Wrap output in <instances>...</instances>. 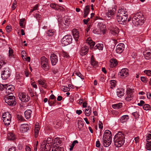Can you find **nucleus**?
Returning <instances> with one entry per match:
<instances>
[{
	"label": "nucleus",
	"instance_id": "1",
	"mask_svg": "<svg viewBox=\"0 0 151 151\" xmlns=\"http://www.w3.org/2000/svg\"><path fill=\"white\" fill-rule=\"evenodd\" d=\"M125 136L121 132H119L115 136L114 141L115 145L117 147H120L124 142Z\"/></svg>",
	"mask_w": 151,
	"mask_h": 151
},
{
	"label": "nucleus",
	"instance_id": "2",
	"mask_svg": "<svg viewBox=\"0 0 151 151\" xmlns=\"http://www.w3.org/2000/svg\"><path fill=\"white\" fill-rule=\"evenodd\" d=\"M4 99L6 103L9 106H14L16 104L15 98L14 96H6Z\"/></svg>",
	"mask_w": 151,
	"mask_h": 151
},
{
	"label": "nucleus",
	"instance_id": "3",
	"mask_svg": "<svg viewBox=\"0 0 151 151\" xmlns=\"http://www.w3.org/2000/svg\"><path fill=\"white\" fill-rule=\"evenodd\" d=\"M11 72L9 68L7 67H4L2 69L1 77L3 80L7 79L10 76Z\"/></svg>",
	"mask_w": 151,
	"mask_h": 151
},
{
	"label": "nucleus",
	"instance_id": "4",
	"mask_svg": "<svg viewBox=\"0 0 151 151\" xmlns=\"http://www.w3.org/2000/svg\"><path fill=\"white\" fill-rule=\"evenodd\" d=\"M72 37L70 35H67L64 36L61 40V43L63 46L69 44L72 42Z\"/></svg>",
	"mask_w": 151,
	"mask_h": 151
},
{
	"label": "nucleus",
	"instance_id": "5",
	"mask_svg": "<svg viewBox=\"0 0 151 151\" xmlns=\"http://www.w3.org/2000/svg\"><path fill=\"white\" fill-rule=\"evenodd\" d=\"M41 64L42 68L45 70H47L49 69L48 60L44 56H42L40 58Z\"/></svg>",
	"mask_w": 151,
	"mask_h": 151
},
{
	"label": "nucleus",
	"instance_id": "6",
	"mask_svg": "<svg viewBox=\"0 0 151 151\" xmlns=\"http://www.w3.org/2000/svg\"><path fill=\"white\" fill-rule=\"evenodd\" d=\"M19 97L22 102H27L29 100L30 97L26 93L20 92L19 93Z\"/></svg>",
	"mask_w": 151,
	"mask_h": 151
},
{
	"label": "nucleus",
	"instance_id": "7",
	"mask_svg": "<svg viewBox=\"0 0 151 151\" xmlns=\"http://www.w3.org/2000/svg\"><path fill=\"white\" fill-rule=\"evenodd\" d=\"M116 19L119 24H126L125 22L127 19V16L122 17L121 15L117 14L116 16Z\"/></svg>",
	"mask_w": 151,
	"mask_h": 151
},
{
	"label": "nucleus",
	"instance_id": "8",
	"mask_svg": "<svg viewBox=\"0 0 151 151\" xmlns=\"http://www.w3.org/2000/svg\"><path fill=\"white\" fill-rule=\"evenodd\" d=\"M128 71L127 69L123 68L118 73V76L122 78L126 77L129 74Z\"/></svg>",
	"mask_w": 151,
	"mask_h": 151
},
{
	"label": "nucleus",
	"instance_id": "9",
	"mask_svg": "<svg viewBox=\"0 0 151 151\" xmlns=\"http://www.w3.org/2000/svg\"><path fill=\"white\" fill-rule=\"evenodd\" d=\"M46 141H44L41 144L42 147L44 151H49L51 148L50 145Z\"/></svg>",
	"mask_w": 151,
	"mask_h": 151
},
{
	"label": "nucleus",
	"instance_id": "10",
	"mask_svg": "<svg viewBox=\"0 0 151 151\" xmlns=\"http://www.w3.org/2000/svg\"><path fill=\"white\" fill-rule=\"evenodd\" d=\"M111 138H107L105 137L102 138V143L103 146L105 147L109 146L111 143Z\"/></svg>",
	"mask_w": 151,
	"mask_h": 151
},
{
	"label": "nucleus",
	"instance_id": "11",
	"mask_svg": "<svg viewBox=\"0 0 151 151\" xmlns=\"http://www.w3.org/2000/svg\"><path fill=\"white\" fill-rule=\"evenodd\" d=\"M4 89H5L6 90V92L8 93H11L12 91L14 90V87L12 85H10L7 86L6 85L2 84Z\"/></svg>",
	"mask_w": 151,
	"mask_h": 151
},
{
	"label": "nucleus",
	"instance_id": "12",
	"mask_svg": "<svg viewBox=\"0 0 151 151\" xmlns=\"http://www.w3.org/2000/svg\"><path fill=\"white\" fill-rule=\"evenodd\" d=\"M124 45L123 43H119L116 46V51L118 53H121L124 50Z\"/></svg>",
	"mask_w": 151,
	"mask_h": 151
},
{
	"label": "nucleus",
	"instance_id": "13",
	"mask_svg": "<svg viewBox=\"0 0 151 151\" xmlns=\"http://www.w3.org/2000/svg\"><path fill=\"white\" fill-rule=\"evenodd\" d=\"M29 126L27 124H23L20 126V130L22 133L26 132L29 129Z\"/></svg>",
	"mask_w": 151,
	"mask_h": 151
},
{
	"label": "nucleus",
	"instance_id": "14",
	"mask_svg": "<svg viewBox=\"0 0 151 151\" xmlns=\"http://www.w3.org/2000/svg\"><path fill=\"white\" fill-rule=\"evenodd\" d=\"M52 64V65H56L58 61L57 55L55 54H51L50 58Z\"/></svg>",
	"mask_w": 151,
	"mask_h": 151
},
{
	"label": "nucleus",
	"instance_id": "15",
	"mask_svg": "<svg viewBox=\"0 0 151 151\" xmlns=\"http://www.w3.org/2000/svg\"><path fill=\"white\" fill-rule=\"evenodd\" d=\"M110 31L111 33L114 35H117L119 32L118 28L116 26L112 27Z\"/></svg>",
	"mask_w": 151,
	"mask_h": 151
},
{
	"label": "nucleus",
	"instance_id": "16",
	"mask_svg": "<svg viewBox=\"0 0 151 151\" xmlns=\"http://www.w3.org/2000/svg\"><path fill=\"white\" fill-rule=\"evenodd\" d=\"M88 47L86 46L82 47L81 50V55H86L88 52Z\"/></svg>",
	"mask_w": 151,
	"mask_h": 151
},
{
	"label": "nucleus",
	"instance_id": "17",
	"mask_svg": "<svg viewBox=\"0 0 151 151\" xmlns=\"http://www.w3.org/2000/svg\"><path fill=\"white\" fill-rule=\"evenodd\" d=\"M73 35L76 41H77L79 37V32L77 29H73L72 31Z\"/></svg>",
	"mask_w": 151,
	"mask_h": 151
},
{
	"label": "nucleus",
	"instance_id": "18",
	"mask_svg": "<svg viewBox=\"0 0 151 151\" xmlns=\"http://www.w3.org/2000/svg\"><path fill=\"white\" fill-rule=\"evenodd\" d=\"M98 26L99 28L100 29V30L104 34L106 30V26L105 25L102 23L100 22L98 24Z\"/></svg>",
	"mask_w": 151,
	"mask_h": 151
},
{
	"label": "nucleus",
	"instance_id": "19",
	"mask_svg": "<svg viewBox=\"0 0 151 151\" xmlns=\"http://www.w3.org/2000/svg\"><path fill=\"white\" fill-rule=\"evenodd\" d=\"M84 124L83 122L81 120L78 121V128L79 131H82L83 129Z\"/></svg>",
	"mask_w": 151,
	"mask_h": 151
},
{
	"label": "nucleus",
	"instance_id": "20",
	"mask_svg": "<svg viewBox=\"0 0 151 151\" xmlns=\"http://www.w3.org/2000/svg\"><path fill=\"white\" fill-rule=\"evenodd\" d=\"M137 15H134L132 19V23L135 26L138 25V22L140 20L138 18Z\"/></svg>",
	"mask_w": 151,
	"mask_h": 151
},
{
	"label": "nucleus",
	"instance_id": "21",
	"mask_svg": "<svg viewBox=\"0 0 151 151\" xmlns=\"http://www.w3.org/2000/svg\"><path fill=\"white\" fill-rule=\"evenodd\" d=\"M86 43H88L90 46V49H92L93 48L94 49V46L95 45V43L93 42L91 39L90 38H88L86 41Z\"/></svg>",
	"mask_w": 151,
	"mask_h": 151
},
{
	"label": "nucleus",
	"instance_id": "22",
	"mask_svg": "<svg viewBox=\"0 0 151 151\" xmlns=\"http://www.w3.org/2000/svg\"><path fill=\"white\" fill-rule=\"evenodd\" d=\"M145 58L147 60L151 58V53L149 50H146L143 52Z\"/></svg>",
	"mask_w": 151,
	"mask_h": 151
},
{
	"label": "nucleus",
	"instance_id": "23",
	"mask_svg": "<svg viewBox=\"0 0 151 151\" xmlns=\"http://www.w3.org/2000/svg\"><path fill=\"white\" fill-rule=\"evenodd\" d=\"M3 119H6L8 120H11V115L8 112L4 113L2 115Z\"/></svg>",
	"mask_w": 151,
	"mask_h": 151
},
{
	"label": "nucleus",
	"instance_id": "24",
	"mask_svg": "<svg viewBox=\"0 0 151 151\" xmlns=\"http://www.w3.org/2000/svg\"><path fill=\"white\" fill-rule=\"evenodd\" d=\"M124 90L121 89H117V90L116 93L117 96L121 98L122 97L124 96Z\"/></svg>",
	"mask_w": 151,
	"mask_h": 151
},
{
	"label": "nucleus",
	"instance_id": "25",
	"mask_svg": "<svg viewBox=\"0 0 151 151\" xmlns=\"http://www.w3.org/2000/svg\"><path fill=\"white\" fill-rule=\"evenodd\" d=\"M118 63L116 60L114 59H111L110 61L109 66L110 68H113L117 65Z\"/></svg>",
	"mask_w": 151,
	"mask_h": 151
},
{
	"label": "nucleus",
	"instance_id": "26",
	"mask_svg": "<svg viewBox=\"0 0 151 151\" xmlns=\"http://www.w3.org/2000/svg\"><path fill=\"white\" fill-rule=\"evenodd\" d=\"M115 13V12L114 10L109 9L108 10V12L106 13V14L108 17H113Z\"/></svg>",
	"mask_w": 151,
	"mask_h": 151
},
{
	"label": "nucleus",
	"instance_id": "27",
	"mask_svg": "<svg viewBox=\"0 0 151 151\" xmlns=\"http://www.w3.org/2000/svg\"><path fill=\"white\" fill-rule=\"evenodd\" d=\"M32 111L31 110L28 109L25 111L24 113V116L27 119H29L31 116Z\"/></svg>",
	"mask_w": 151,
	"mask_h": 151
},
{
	"label": "nucleus",
	"instance_id": "28",
	"mask_svg": "<svg viewBox=\"0 0 151 151\" xmlns=\"http://www.w3.org/2000/svg\"><path fill=\"white\" fill-rule=\"evenodd\" d=\"M112 134L111 132L109 130H106L105 131L103 137H106L107 138H111Z\"/></svg>",
	"mask_w": 151,
	"mask_h": 151
},
{
	"label": "nucleus",
	"instance_id": "29",
	"mask_svg": "<svg viewBox=\"0 0 151 151\" xmlns=\"http://www.w3.org/2000/svg\"><path fill=\"white\" fill-rule=\"evenodd\" d=\"M90 12L89 6L88 5L86 6H85L84 9V15L83 17L85 18L86 17L88 14Z\"/></svg>",
	"mask_w": 151,
	"mask_h": 151
},
{
	"label": "nucleus",
	"instance_id": "30",
	"mask_svg": "<svg viewBox=\"0 0 151 151\" xmlns=\"http://www.w3.org/2000/svg\"><path fill=\"white\" fill-rule=\"evenodd\" d=\"M91 112V108L88 106L86 109H85V114L86 116H89Z\"/></svg>",
	"mask_w": 151,
	"mask_h": 151
},
{
	"label": "nucleus",
	"instance_id": "31",
	"mask_svg": "<svg viewBox=\"0 0 151 151\" xmlns=\"http://www.w3.org/2000/svg\"><path fill=\"white\" fill-rule=\"evenodd\" d=\"M64 18V20L61 23V24L62 26L64 25L68 26L70 24V20L68 18H66L65 17Z\"/></svg>",
	"mask_w": 151,
	"mask_h": 151
},
{
	"label": "nucleus",
	"instance_id": "32",
	"mask_svg": "<svg viewBox=\"0 0 151 151\" xmlns=\"http://www.w3.org/2000/svg\"><path fill=\"white\" fill-rule=\"evenodd\" d=\"M129 116L128 115H124L121 117L120 121L122 123L126 122L129 119Z\"/></svg>",
	"mask_w": 151,
	"mask_h": 151
},
{
	"label": "nucleus",
	"instance_id": "33",
	"mask_svg": "<svg viewBox=\"0 0 151 151\" xmlns=\"http://www.w3.org/2000/svg\"><path fill=\"white\" fill-rule=\"evenodd\" d=\"M17 119L18 120L21 122H23L25 120L21 113L17 114Z\"/></svg>",
	"mask_w": 151,
	"mask_h": 151
},
{
	"label": "nucleus",
	"instance_id": "34",
	"mask_svg": "<svg viewBox=\"0 0 151 151\" xmlns=\"http://www.w3.org/2000/svg\"><path fill=\"white\" fill-rule=\"evenodd\" d=\"M63 148L60 147H52V151H63Z\"/></svg>",
	"mask_w": 151,
	"mask_h": 151
},
{
	"label": "nucleus",
	"instance_id": "35",
	"mask_svg": "<svg viewBox=\"0 0 151 151\" xmlns=\"http://www.w3.org/2000/svg\"><path fill=\"white\" fill-rule=\"evenodd\" d=\"M103 45L101 44H97L94 47V49H99L102 50L103 48Z\"/></svg>",
	"mask_w": 151,
	"mask_h": 151
},
{
	"label": "nucleus",
	"instance_id": "36",
	"mask_svg": "<svg viewBox=\"0 0 151 151\" xmlns=\"http://www.w3.org/2000/svg\"><path fill=\"white\" fill-rule=\"evenodd\" d=\"M127 14V11L126 10V9L124 8H121V9L119 10L117 14L122 15V14Z\"/></svg>",
	"mask_w": 151,
	"mask_h": 151
},
{
	"label": "nucleus",
	"instance_id": "37",
	"mask_svg": "<svg viewBox=\"0 0 151 151\" xmlns=\"http://www.w3.org/2000/svg\"><path fill=\"white\" fill-rule=\"evenodd\" d=\"M8 138L9 140H13L15 138V135L13 133H10L8 134Z\"/></svg>",
	"mask_w": 151,
	"mask_h": 151
},
{
	"label": "nucleus",
	"instance_id": "38",
	"mask_svg": "<svg viewBox=\"0 0 151 151\" xmlns=\"http://www.w3.org/2000/svg\"><path fill=\"white\" fill-rule=\"evenodd\" d=\"M122 103H119L118 104H113L112 106V107L114 109H118L122 107Z\"/></svg>",
	"mask_w": 151,
	"mask_h": 151
},
{
	"label": "nucleus",
	"instance_id": "39",
	"mask_svg": "<svg viewBox=\"0 0 151 151\" xmlns=\"http://www.w3.org/2000/svg\"><path fill=\"white\" fill-rule=\"evenodd\" d=\"M134 90V89L128 87L127 89V94L133 95V93Z\"/></svg>",
	"mask_w": 151,
	"mask_h": 151
},
{
	"label": "nucleus",
	"instance_id": "40",
	"mask_svg": "<svg viewBox=\"0 0 151 151\" xmlns=\"http://www.w3.org/2000/svg\"><path fill=\"white\" fill-rule=\"evenodd\" d=\"M146 144L145 148L147 150H151V142H148Z\"/></svg>",
	"mask_w": 151,
	"mask_h": 151
},
{
	"label": "nucleus",
	"instance_id": "41",
	"mask_svg": "<svg viewBox=\"0 0 151 151\" xmlns=\"http://www.w3.org/2000/svg\"><path fill=\"white\" fill-rule=\"evenodd\" d=\"M127 96L126 98V100L127 101H129L133 99V95L127 94Z\"/></svg>",
	"mask_w": 151,
	"mask_h": 151
},
{
	"label": "nucleus",
	"instance_id": "42",
	"mask_svg": "<svg viewBox=\"0 0 151 151\" xmlns=\"http://www.w3.org/2000/svg\"><path fill=\"white\" fill-rule=\"evenodd\" d=\"M9 56L10 58H12L14 56L13 51L12 49L10 47H9Z\"/></svg>",
	"mask_w": 151,
	"mask_h": 151
},
{
	"label": "nucleus",
	"instance_id": "43",
	"mask_svg": "<svg viewBox=\"0 0 151 151\" xmlns=\"http://www.w3.org/2000/svg\"><path fill=\"white\" fill-rule=\"evenodd\" d=\"M11 120H8L6 119H3V121L4 122V124L6 126H9L10 124Z\"/></svg>",
	"mask_w": 151,
	"mask_h": 151
},
{
	"label": "nucleus",
	"instance_id": "44",
	"mask_svg": "<svg viewBox=\"0 0 151 151\" xmlns=\"http://www.w3.org/2000/svg\"><path fill=\"white\" fill-rule=\"evenodd\" d=\"M91 64L94 66H96L98 64V62L96 61L93 59L92 57L91 58Z\"/></svg>",
	"mask_w": 151,
	"mask_h": 151
},
{
	"label": "nucleus",
	"instance_id": "45",
	"mask_svg": "<svg viewBox=\"0 0 151 151\" xmlns=\"http://www.w3.org/2000/svg\"><path fill=\"white\" fill-rule=\"evenodd\" d=\"M144 109L146 110H150V105L148 104H145L143 106Z\"/></svg>",
	"mask_w": 151,
	"mask_h": 151
},
{
	"label": "nucleus",
	"instance_id": "46",
	"mask_svg": "<svg viewBox=\"0 0 151 151\" xmlns=\"http://www.w3.org/2000/svg\"><path fill=\"white\" fill-rule=\"evenodd\" d=\"M39 130V128H35L34 136L35 138L37 137Z\"/></svg>",
	"mask_w": 151,
	"mask_h": 151
},
{
	"label": "nucleus",
	"instance_id": "47",
	"mask_svg": "<svg viewBox=\"0 0 151 151\" xmlns=\"http://www.w3.org/2000/svg\"><path fill=\"white\" fill-rule=\"evenodd\" d=\"M39 130V128H35L34 136L35 138L37 137Z\"/></svg>",
	"mask_w": 151,
	"mask_h": 151
},
{
	"label": "nucleus",
	"instance_id": "48",
	"mask_svg": "<svg viewBox=\"0 0 151 151\" xmlns=\"http://www.w3.org/2000/svg\"><path fill=\"white\" fill-rule=\"evenodd\" d=\"M111 86L110 88L112 89L113 87H115L116 86V83L115 81L114 80H111Z\"/></svg>",
	"mask_w": 151,
	"mask_h": 151
},
{
	"label": "nucleus",
	"instance_id": "49",
	"mask_svg": "<svg viewBox=\"0 0 151 151\" xmlns=\"http://www.w3.org/2000/svg\"><path fill=\"white\" fill-rule=\"evenodd\" d=\"M54 33V31L52 30H49L47 32V35L49 36H52Z\"/></svg>",
	"mask_w": 151,
	"mask_h": 151
},
{
	"label": "nucleus",
	"instance_id": "50",
	"mask_svg": "<svg viewBox=\"0 0 151 151\" xmlns=\"http://www.w3.org/2000/svg\"><path fill=\"white\" fill-rule=\"evenodd\" d=\"M61 89L64 92L68 91H69V88L64 86L62 87Z\"/></svg>",
	"mask_w": 151,
	"mask_h": 151
},
{
	"label": "nucleus",
	"instance_id": "51",
	"mask_svg": "<svg viewBox=\"0 0 151 151\" xmlns=\"http://www.w3.org/2000/svg\"><path fill=\"white\" fill-rule=\"evenodd\" d=\"M147 142H151V134H149L146 137Z\"/></svg>",
	"mask_w": 151,
	"mask_h": 151
},
{
	"label": "nucleus",
	"instance_id": "52",
	"mask_svg": "<svg viewBox=\"0 0 151 151\" xmlns=\"http://www.w3.org/2000/svg\"><path fill=\"white\" fill-rule=\"evenodd\" d=\"M144 73L148 76H151V71L150 70H145L144 71Z\"/></svg>",
	"mask_w": 151,
	"mask_h": 151
},
{
	"label": "nucleus",
	"instance_id": "53",
	"mask_svg": "<svg viewBox=\"0 0 151 151\" xmlns=\"http://www.w3.org/2000/svg\"><path fill=\"white\" fill-rule=\"evenodd\" d=\"M6 64V62L3 60H0V69Z\"/></svg>",
	"mask_w": 151,
	"mask_h": 151
},
{
	"label": "nucleus",
	"instance_id": "54",
	"mask_svg": "<svg viewBox=\"0 0 151 151\" xmlns=\"http://www.w3.org/2000/svg\"><path fill=\"white\" fill-rule=\"evenodd\" d=\"M76 74L78 76L80 77L81 79H84V76L80 72L76 73Z\"/></svg>",
	"mask_w": 151,
	"mask_h": 151
},
{
	"label": "nucleus",
	"instance_id": "55",
	"mask_svg": "<svg viewBox=\"0 0 151 151\" xmlns=\"http://www.w3.org/2000/svg\"><path fill=\"white\" fill-rule=\"evenodd\" d=\"M135 15H137L138 16V18L139 19H143V17H143V15L141 13H138L136 14Z\"/></svg>",
	"mask_w": 151,
	"mask_h": 151
},
{
	"label": "nucleus",
	"instance_id": "56",
	"mask_svg": "<svg viewBox=\"0 0 151 151\" xmlns=\"http://www.w3.org/2000/svg\"><path fill=\"white\" fill-rule=\"evenodd\" d=\"M12 27L11 26H7L6 27V29L8 32H10L11 31Z\"/></svg>",
	"mask_w": 151,
	"mask_h": 151
},
{
	"label": "nucleus",
	"instance_id": "57",
	"mask_svg": "<svg viewBox=\"0 0 151 151\" xmlns=\"http://www.w3.org/2000/svg\"><path fill=\"white\" fill-rule=\"evenodd\" d=\"M62 54L64 57L66 58H67L69 56L68 53H67L64 51L63 52Z\"/></svg>",
	"mask_w": 151,
	"mask_h": 151
},
{
	"label": "nucleus",
	"instance_id": "58",
	"mask_svg": "<svg viewBox=\"0 0 151 151\" xmlns=\"http://www.w3.org/2000/svg\"><path fill=\"white\" fill-rule=\"evenodd\" d=\"M147 78L145 77H141V80L144 83H146L147 82Z\"/></svg>",
	"mask_w": 151,
	"mask_h": 151
},
{
	"label": "nucleus",
	"instance_id": "59",
	"mask_svg": "<svg viewBox=\"0 0 151 151\" xmlns=\"http://www.w3.org/2000/svg\"><path fill=\"white\" fill-rule=\"evenodd\" d=\"M17 4V1H14V3L12 5V8L13 10L15 9V8H16V5Z\"/></svg>",
	"mask_w": 151,
	"mask_h": 151
},
{
	"label": "nucleus",
	"instance_id": "60",
	"mask_svg": "<svg viewBox=\"0 0 151 151\" xmlns=\"http://www.w3.org/2000/svg\"><path fill=\"white\" fill-rule=\"evenodd\" d=\"M24 21V19H21L19 21V25L22 27H23Z\"/></svg>",
	"mask_w": 151,
	"mask_h": 151
},
{
	"label": "nucleus",
	"instance_id": "61",
	"mask_svg": "<svg viewBox=\"0 0 151 151\" xmlns=\"http://www.w3.org/2000/svg\"><path fill=\"white\" fill-rule=\"evenodd\" d=\"M16 147H12L9 149L8 151H16Z\"/></svg>",
	"mask_w": 151,
	"mask_h": 151
},
{
	"label": "nucleus",
	"instance_id": "62",
	"mask_svg": "<svg viewBox=\"0 0 151 151\" xmlns=\"http://www.w3.org/2000/svg\"><path fill=\"white\" fill-rule=\"evenodd\" d=\"M38 83L39 84L41 85H43L45 84V83L41 79L38 80Z\"/></svg>",
	"mask_w": 151,
	"mask_h": 151
},
{
	"label": "nucleus",
	"instance_id": "63",
	"mask_svg": "<svg viewBox=\"0 0 151 151\" xmlns=\"http://www.w3.org/2000/svg\"><path fill=\"white\" fill-rule=\"evenodd\" d=\"M144 23V19H142L139 20L138 22V25L142 24Z\"/></svg>",
	"mask_w": 151,
	"mask_h": 151
},
{
	"label": "nucleus",
	"instance_id": "64",
	"mask_svg": "<svg viewBox=\"0 0 151 151\" xmlns=\"http://www.w3.org/2000/svg\"><path fill=\"white\" fill-rule=\"evenodd\" d=\"M101 145V144L100 143L99 141L98 140L96 142V146L97 147H100Z\"/></svg>",
	"mask_w": 151,
	"mask_h": 151
}]
</instances>
